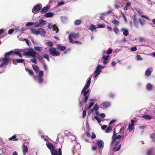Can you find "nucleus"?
<instances>
[{
    "label": "nucleus",
    "mask_w": 155,
    "mask_h": 155,
    "mask_svg": "<svg viewBox=\"0 0 155 155\" xmlns=\"http://www.w3.org/2000/svg\"><path fill=\"white\" fill-rule=\"evenodd\" d=\"M122 136H113L112 137V141L111 143V147L113 146L114 143H115V147L113 148V150L114 152H116L119 151L121 147V144H120L117 148L116 147L118 145L120 141L119 140H117L121 138Z\"/></svg>",
    "instance_id": "obj_1"
},
{
    "label": "nucleus",
    "mask_w": 155,
    "mask_h": 155,
    "mask_svg": "<svg viewBox=\"0 0 155 155\" xmlns=\"http://www.w3.org/2000/svg\"><path fill=\"white\" fill-rule=\"evenodd\" d=\"M91 78H90L87 81L86 84L83 88L81 91V93H83L84 95H87L88 93L90 91L89 90H87V91L86 90L88 88L90 87V84L91 82Z\"/></svg>",
    "instance_id": "obj_2"
},
{
    "label": "nucleus",
    "mask_w": 155,
    "mask_h": 155,
    "mask_svg": "<svg viewBox=\"0 0 155 155\" xmlns=\"http://www.w3.org/2000/svg\"><path fill=\"white\" fill-rule=\"evenodd\" d=\"M49 51L51 55L53 56H59L60 53L57 51L55 48L51 47L49 50Z\"/></svg>",
    "instance_id": "obj_3"
},
{
    "label": "nucleus",
    "mask_w": 155,
    "mask_h": 155,
    "mask_svg": "<svg viewBox=\"0 0 155 155\" xmlns=\"http://www.w3.org/2000/svg\"><path fill=\"white\" fill-rule=\"evenodd\" d=\"M37 54V52L32 49V50L28 52H24L23 54V55L26 56L28 57H31L34 58L35 57V56Z\"/></svg>",
    "instance_id": "obj_4"
},
{
    "label": "nucleus",
    "mask_w": 155,
    "mask_h": 155,
    "mask_svg": "<svg viewBox=\"0 0 155 155\" xmlns=\"http://www.w3.org/2000/svg\"><path fill=\"white\" fill-rule=\"evenodd\" d=\"M79 33H76L72 32L71 33L69 36V39L70 42L71 43L73 42V38H78L79 36Z\"/></svg>",
    "instance_id": "obj_5"
},
{
    "label": "nucleus",
    "mask_w": 155,
    "mask_h": 155,
    "mask_svg": "<svg viewBox=\"0 0 155 155\" xmlns=\"http://www.w3.org/2000/svg\"><path fill=\"white\" fill-rule=\"evenodd\" d=\"M9 61V59L5 56L2 58H0V62H2L3 63L0 65V68L3 67L5 65L7 66L8 64Z\"/></svg>",
    "instance_id": "obj_6"
},
{
    "label": "nucleus",
    "mask_w": 155,
    "mask_h": 155,
    "mask_svg": "<svg viewBox=\"0 0 155 155\" xmlns=\"http://www.w3.org/2000/svg\"><path fill=\"white\" fill-rule=\"evenodd\" d=\"M81 147L80 144L79 143H77L76 145L74 147L73 149V155H74L76 151H78L81 149Z\"/></svg>",
    "instance_id": "obj_7"
},
{
    "label": "nucleus",
    "mask_w": 155,
    "mask_h": 155,
    "mask_svg": "<svg viewBox=\"0 0 155 155\" xmlns=\"http://www.w3.org/2000/svg\"><path fill=\"white\" fill-rule=\"evenodd\" d=\"M51 153L52 155H62L61 150V149H59L58 153L57 150H53L51 151Z\"/></svg>",
    "instance_id": "obj_8"
},
{
    "label": "nucleus",
    "mask_w": 155,
    "mask_h": 155,
    "mask_svg": "<svg viewBox=\"0 0 155 155\" xmlns=\"http://www.w3.org/2000/svg\"><path fill=\"white\" fill-rule=\"evenodd\" d=\"M41 6V4H38L34 6L33 8L32 9V12L34 13V11H39Z\"/></svg>",
    "instance_id": "obj_9"
},
{
    "label": "nucleus",
    "mask_w": 155,
    "mask_h": 155,
    "mask_svg": "<svg viewBox=\"0 0 155 155\" xmlns=\"http://www.w3.org/2000/svg\"><path fill=\"white\" fill-rule=\"evenodd\" d=\"M110 105V103L109 102L106 101L105 102L102 103L100 105V107L101 108H106L108 107Z\"/></svg>",
    "instance_id": "obj_10"
},
{
    "label": "nucleus",
    "mask_w": 155,
    "mask_h": 155,
    "mask_svg": "<svg viewBox=\"0 0 155 155\" xmlns=\"http://www.w3.org/2000/svg\"><path fill=\"white\" fill-rule=\"evenodd\" d=\"M131 123H129L128 127V129L130 131H131L133 130V127L134 126V123L135 121L133 120H131Z\"/></svg>",
    "instance_id": "obj_11"
},
{
    "label": "nucleus",
    "mask_w": 155,
    "mask_h": 155,
    "mask_svg": "<svg viewBox=\"0 0 155 155\" xmlns=\"http://www.w3.org/2000/svg\"><path fill=\"white\" fill-rule=\"evenodd\" d=\"M97 144L98 147H100V148H103L104 147V142L102 140L100 139L98 140L97 142Z\"/></svg>",
    "instance_id": "obj_12"
},
{
    "label": "nucleus",
    "mask_w": 155,
    "mask_h": 155,
    "mask_svg": "<svg viewBox=\"0 0 155 155\" xmlns=\"http://www.w3.org/2000/svg\"><path fill=\"white\" fill-rule=\"evenodd\" d=\"M24 61V60L21 59H16L15 60H12V62L14 64H16L17 63H21Z\"/></svg>",
    "instance_id": "obj_13"
},
{
    "label": "nucleus",
    "mask_w": 155,
    "mask_h": 155,
    "mask_svg": "<svg viewBox=\"0 0 155 155\" xmlns=\"http://www.w3.org/2000/svg\"><path fill=\"white\" fill-rule=\"evenodd\" d=\"M57 48L61 51H64L65 50L66 48L65 46H62L59 44L57 45Z\"/></svg>",
    "instance_id": "obj_14"
},
{
    "label": "nucleus",
    "mask_w": 155,
    "mask_h": 155,
    "mask_svg": "<svg viewBox=\"0 0 155 155\" xmlns=\"http://www.w3.org/2000/svg\"><path fill=\"white\" fill-rule=\"evenodd\" d=\"M49 9V8L48 6L45 7L41 9L40 12L41 14H43L47 12Z\"/></svg>",
    "instance_id": "obj_15"
},
{
    "label": "nucleus",
    "mask_w": 155,
    "mask_h": 155,
    "mask_svg": "<svg viewBox=\"0 0 155 155\" xmlns=\"http://www.w3.org/2000/svg\"><path fill=\"white\" fill-rule=\"evenodd\" d=\"M30 31L32 34L36 35H38L40 34V31H36L32 28L30 29Z\"/></svg>",
    "instance_id": "obj_16"
},
{
    "label": "nucleus",
    "mask_w": 155,
    "mask_h": 155,
    "mask_svg": "<svg viewBox=\"0 0 155 155\" xmlns=\"http://www.w3.org/2000/svg\"><path fill=\"white\" fill-rule=\"evenodd\" d=\"M22 150L24 155H25L28 151V147L27 146L23 144L22 146Z\"/></svg>",
    "instance_id": "obj_17"
},
{
    "label": "nucleus",
    "mask_w": 155,
    "mask_h": 155,
    "mask_svg": "<svg viewBox=\"0 0 155 155\" xmlns=\"http://www.w3.org/2000/svg\"><path fill=\"white\" fill-rule=\"evenodd\" d=\"M54 14L53 12H48L47 13L44 15V16L47 18L53 17Z\"/></svg>",
    "instance_id": "obj_18"
},
{
    "label": "nucleus",
    "mask_w": 155,
    "mask_h": 155,
    "mask_svg": "<svg viewBox=\"0 0 155 155\" xmlns=\"http://www.w3.org/2000/svg\"><path fill=\"white\" fill-rule=\"evenodd\" d=\"M121 31H124L123 34V35L125 36H127L129 34V32L127 29L124 28L122 29L121 30Z\"/></svg>",
    "instance_id": "obj_19"
},
{
    "label": "nucleus",
    "mask_w": 155,
    "mask_h": 155,
    "mask_svg": "<svg viewBox=\"0 0 155 155\" xmlns=\"http://www.w3.org/2000/svg\"><path fill=\"white\" fill-rule=\"evenodd\" d=\"M11 55H14V52L13 51H10L9 52L6 53L4 55V56L7 58Z\"/></svg>",
    "instance_id": "obj_20"
},
{
    "label": "nucleus",
    "mask_w": 155,
    "mask_h": 155,
    "mask_svg": "<svg viewBox=\"0 0 155 155\" xmlns=\"http://www.w3.org/2000/svg\"><path fill=\"white\" fill-rule=\"evenodd\" d=\"M82 22V21L81 20H76L74 22V25H79Z\"/></svg>",
    "instance_id": "obj_21"
},
{
    "label": "nucleus",
    "mask_w": 155,
    "mask_h": 155,
    "mask_svg": "<svg viewBox=\"0 0 155 155\" xmlns=\"http://www.w3.org/2000/svg\"><path fill=\"white\" fill-rule=\"evenodd\" d=\"M25 70L27 71L28 72V74H29L30 75L32 76H34V74L33 71L32 70H30L28 68H26Z\"/></svg>",
    "instance_id": "obj_22"
},
{
    "label": "nucleus",
    "mask_w": 155,
    "mask_h": 155,
    "mask_svg": "<svg viewBox=\"0 0 155 155\" xmlns=\"http://www.w3.org/2000/svg\"><path fill=\"white\" fill-rule=\"evenodd\" d=\"M112 22L116 26L120 24V22L119 21L115 19L112 20Z\"/></svg>",
    "instance_id": "obj_23"
},
{
    "label": "nucleus",
    "mask_w": 155,
    "mask_h": 155,
    "mask_svg": "<svg viewBox=\"0 0 155 155\" xmlns=\"http://www.w3.org/2000/svg\"><path fill=\"white\" fill-rule=\"evenodd\" d=\"M142 117L147 120H150L152 118V117H150V115H147V114L143 115L142 116Z\"/></svg>",
    "instance_id": "obj_24"
},
{
    "label": "nucleus",
    "mask_w": 155,
    "mask_h": 155,
    "mask_svg": "<svg viewBox=\"0 0 155 155\" xmlns=\"http://www.w3.org/2000/svg\"><path fill=\"white\" fill-rule=\"evenodd\" d=\"M58 141V142L59 141V142H60L61 143H62L64 141V138L62 136H60L59 137H58L57 138V141Z\"/></svg>",
    "instance_id": "obj_25"
},
{
    "label": "nucleus",
    "mask_w": 155,
    "mask_h": 155,
    "mask_svg": "<svg viewBox=\"0 0 155 155\" xmlns=\"http://www.w3.org/2000/svg\"><path fill=\"white\" fill-rule=\"evenodd\" d=\"M46 145H47V147L50 150H53V149L54 147H53V145L51 143H47Z\"/></svg>",
    "instance_id": "obj_26"
},
{
    "label": "nucleus",
    "mask_w": 155,
    "mask_h": 155,
    "mask_svg": "<svg viewBox=\"0 0 155 155\" xmlns=\"http://www.w3.org/2000/svg\"><path fill=\"white\" fill-rule=\"evenodd\" d=\"M32 66L33 69L36 72H38L39 71V68L36 65H32Z\"/></svg>",
    "instance_id": "obj_27"
},
{
    "label": "nucleus",
    "mask_w": 155,
    "mask_h": 155,
    "mask_svg": "<svg viewBox=\"0 0 155 155\" xmlns=\"http://www.w3.org/2000/svg\"><path fill=\"white\" fill-rule=\"evenodd\" d=\"M53 27V30L56 31V33H57L59 31L58 28L56 26V25H52Z\"/></svg>",
    "instance_id": "obj_28"
},
{
    "label": "nucleus",
    "mask_w": 155,
    "mask_h": 155,
    "mask_svg": "<svg viewBox=\"0 0 155 155\" xmlns=\"http://www.w3.org/2000/svg\"><path fill=\"white\" fill-rule=\"evenodd\" d=\"M113 30L116 35L119 34L120 31L118 28L117 27H114L113 28Z\"/></svg>",
    "instance_id": "obj_29"
},
{
    "label": "nucleus",
    "mask_w": 155,
    "mask_h": 155,
    "mask_svg": "<svg viewBox=\"0 0 155 155\" xmlns=\"http://www.w3.org/2000/svg\"><path fill=\"white\" fill-rule=\"evenodd\" d=\"M146 88L148 90H151L152 89L153 87L151 84H148L146 86Z\"/></svg>",
    "instance_id": "obj_30"
},
{
    "label": "nucleus",
    "mask_w": 155,
    "mask_h": 155,
    "mask_svg": "<svg viewBox=\"0 0 155 155\" xmlns=\"http://www.w3.org/2000/svg\"><path fill=\"white\" fill-rule=\"evenodd\" d=\"M39 23L40 26L45 25L46 24V21L42 19H40Z\"/></svg>",
    "instance_id": "obj_31"
},
{
    "label": "nucleus",
    "mask_w": 155,
    "mask_h": 155,
    "mask_svg": "<svg viewBox=\"0 0 155 155\" xmlns=\"http://www.w3.org/2000/svg\"><path fill=\"white\" fill-rule=\"evenodd\" d=\"M112 127L110 126H109L107 127L105 130V132L106 133H108L110 132L112 130Z\"/></svg>",
    "instance_id": "obj_32"
},
{
    "label": "nucleus",
    "mask_w": 155,
    "mask_h": 155,
    "mask_svg": "<svg viewBox=\"0 0 155 155\" xmlns=\"http://www.w3.org/2000/svg\"><path fill=\"white\" fill-rule=\"evenodd\" d=\"M151 73V71L149 69L147 70L145 72V75L147 76H149L150 75Z\"/></svg>",
    "instance_id": "obj_33"
},
{
    "label": "nucleus",
    "mask_w": 155,
    "mask_h": 155,
    "mask_svg": "<svg viewBox=\"0 0 155 155\" xmlns=\"http://www.w3.org/2000/svg\"><path fill=\"white\" fill-rule=\"evenodd\" d=\"M97 28L96 26H94L93 25H91L89 28V29L91 30L92 31H94Z\"/></svg>",
    "instance_id": "obj_34"
},
{
    "label": "nucleus",
    "mask_w": 155,
    "mask_h": 155,
    "mask_svg": "<svg viewBox=\"0 0 155 155\" xmlns=\"http://www.w3.org/2000/svg\"><path fill=\"white\" fill-rule=\"evenodd\" d=\"M15 54L17 55L21 58L22 57V54L18 51H15L14 52V55Z\"/></svg>",
    "instance_id": "obj_35"
},
{
    "label": "nucleus",
    "mask_w": 155,
    "mask_h": 155,
    "mask_svg": "<svg viewBox=\"0 0 155 155\" xmlns=\"http://www.w3.org/2000/svg\"><path fill=\"white\" fill-rule=\"evenodd\" d=\"M64 133L65 136H71L72 135L71 133L68 130H65Z\"/></svg>",
    "instance_id": "obj_36"
},
{
    "label": "nucleus",
    "mask_w": 155,
    "mask_h": 155,
    "mask_svg": "<svg viewBox=\"0 0 155 155\" xmlns=\"http://www.w3.org/2000/svg\"><path fill=\"white\" fill-rule=\"evenodd\" d=\"M43 78L42 77H38V82L40 84L43 82Z\"/></svg>",
    "instance_id": "obj_37"
},
{
    "label": "nucleus",
    "mask_w": 155,
    "mask_h": 155,
    "mask_svg": "<svg viewBox=\"0 0 155 155\" xmlns=\"http://www.w3.org/2000/svg\"><path fill=\"white\" fill-rule=\"evenodd\" d=\"M16 136H12V137L9 138V140H12L13 141H16L18 140V139L16 138Z\"/></svg>",
    "instance_id": "obj_38"
},
{
    "label": "nucleus",
    "mask_w": 155,
    "mask_h": 155,
    "mask_svg": "<svg viewBox=\"0 0 155 155\" xmlns=\"http://www.w3.org/2000/svg\"><path fill=\"white\" fill-rule=\"evenodd\" d=\"M138 20L141 25H143L145 24L144 21L142 19L139 18Z\"/></svg>",
    "instance_id": "obj_39"
},
{
    "label": "nucleus",
    "mask_w": 155,
    "mask_h": 155,
    "mask_svg": "<svg viewBox=\"0 0 155 155\" xmlns=\"http://www.w3.org/2000/svg\"><path fill=\"white\" fill-rule=\"evenodd\" d=\"M134 25L137 28L138 27L139 23L137 20L133 21Z\"/></svg>",
    "instance_id": "obj_40"
},
{
    "label": "nucleus",
    "mask_w": 155,
    "mask_h": 155,
    "mask_svg": "<svg viewBox=\"0 0 155 155\" xmlns=\"http://www.w3.org/2000/svg\"><path fill=\"white\" fill-rule=\"evenodd\" d=\"M136 58L137 61H142L143 60V58L139 55H137L136 56Z\"/></svg>",
    "instance_id": "obj_41"
},
{
    "label": "nucleus",
    "mask_w": 155,
    "mask_h": 155,
    "mask_svg": "<svg viewBox=\"0 0 155 155\" xmlns=\"http://www.w3.org/2000/svg\"><path fill=\"white\" fill-rule=\"evenodd\" d=\"M24 40L25 41L26 43L28 46H29L31 45V43L29 41L28 39L26 38H25L24 39Z\"/></svg>",
    "instance_id": "obj_42"
},
{
    "label": "nucleus",
    "mask_w": 155,
    "mask_h": 155,
    "mask_svg": "<svg viewBox=\"0 0 155 155\" xmlns=\"http://www.w3.org/2000/svg\"><path fill=\"white\" fill-rule=\"evenodd\" d=\"M43 57L46 59L48 61H49V58L47 54H44L43 56Z\"/></svg>",
    "instance_id": "obj_43"
},
{
    "label": "nucleus",
    "mask_w": 155,
    "mask_h": 155,
    "mask_svg": "<svg viewBox=\"0 0 155 155\" xmlns=\"http://www.w3.org/2000/svg\"><path fill=\"white\" fill-rule=\"evenodd\" d=\"M126 127V126L125 127H121L120 130V132L121 133V134L122 133H123L124 132V131Z\"/></svg>",
    "instance_id": "obj_44"
},
{
    "label": "nucleus",
    "mask_w": 155,
    "mask_h": 155,
    "mask_svg": "<svg viewBox=\"0 0 155 155\" xmlns=\"http://www.w3.org/2000/svg\"><path fill=\"white\" fill-rule=\"evenodd\" d=\"M44 75L43 71H39L38 77H43Z\"/></svg>",
    "instance_id": "obj_45"
},
{
    "label": "nucleus",
    "mask_w": 155,
    "mask_h": 155,
    "mask_svg": "<svg viewBox=\"0 0 155 155\" xmlns=\"http://www.w3.org/2000/svg\"><path fill=\"white\" fill-rule=\"evenodd\" d=\"M112 49L111 48L108 49V50L107 51L106 53L107 54H111L112 53Z\"/></svg>",
    "instance_id": "obj_46"
},
{
    "label": "nucleus",
    "mask_w": 155,
    "mask_h": 155,
    "mask_svg": "<svg viewBox=\"0 0 155 155\" xmlns=\"http://www.w3.org/2000/svg\"><path fill=\"white\" fill-rule=\"evenodd\" d=\"M84 96H85L84 102L85 103H86L88 98L89 95H85Z\"/></svg>",
    "instance_id": "obj_47"
},
{
    "label": "nucleus",
    "mask_w": 155,
    "mask_h": 155,
    "mask_svg": "<svg viewBox=\"0 0 155 155\" xmlns=\"http://www.w3.org/2000/svg\"><path fill=\"white\" fill-rule=\"evenodd\" d=\"M105 27V25L104 24H101L98 25L97 28H104Z\"/></svg>",
    "instance_id": "obj_48"
},
{
    "label": "nucleus",
    "mask_w": 155,
    "mask_h": 155,
    "mask_svg": "<svg viewBox=\"0 0 155 155\" xmlns=\"http://www.w3.org/2000/svg\"><path fill=\"white\" fill-rule=\"evenodd\" d=\"M93 108V109H94L95 111H97L99 109L98 106L97 104H96Z\"/></svg>",
    "instance_id": "obj_49"
},
{
    "label": "nucleus",
    "mask_w": 155,
    "mask_h": 155,
    "mask_svg": "<svg viewBox=\"0 0 155 155\" xmlns=\"http://www.w3.org/2000/svg\"><path fill=\"white\" fill-rule=\"evenodd\" d=\"M41 47L38 46H35L34 47L35 50L37 51H41Z\"/></svg>",
    "instance_id": "obj_50"
},
{
    "label": "nucleus",
    "mask_w": 155,
    "mask_h": 155,
    "mask_svg": "<svg viewBox=\"0 0 155 155\" xmlns=\"http://www.w3.org/2000/svg\"><path fill=\"white\" fill-rule=\"evenodd\" d=\"M47 45L49 47H51L53 46V44L52 42L50 41L47 42Z\"/></svg>",
    "instance_id": "obj_51"
},
{
    "label": "nucleus",
    "mask_w": 155,
    "mask_h": 155,
    "mask_svg": "<svg viewBox=\"0 0 155 155\" xmlns=\"http://www.w3.org/2000/svg\"><path fill=\"white\" fill-rule=\"evenodd\" d=\"M34 24L33 22H28L26 24V25L28 27L33 25Z\"/></svg>",
    "instance_id": "obj_52"
},
{
    "label": "nucleus",
    "mask_w": 155,
    "mask_h": 155,
    "mask_svg": "<svg viewBox=\"0 0 155 155\" xmlns=\"http://www.w3.org/2000/svg\"><path fill=\"white\" fill-rule=\"evenodd\" d=\"M45 137H43L44 136H41V138L45 140L47 142L48 141V140L49 139H48V136H45Z\"/></svg>",
    "instance_id": "obj_53"
},
{
    "label": "nucleus",
    "mask_w": 155,
    "mask_h": 155,
    "mask_svg": "<svg viewBox=\"0 0 155 155\" xmlns=\"http://www.w3.org/2000/svg\"><path fill=\"white\" fill-rule=\"evenodd\" d=\"M101 71L100 69L98 68L97 67L96 68V70L94 71V73H100Z\"/></svg>",
    "instance_id": "obj_54"
},
{
    "label": "nucleus",
    "mask_w": 155,
    "mask_h": 155,
    "mask_svg": "<svg viewBox=\"0 0 155 155\" xmlns=\"http://www.w3.org/2000/svg\"><path fill=\"white\" fill-rule=\"evenodd\" d=\"M94 102H91L90 103L87 109H89L91 107H92V106H93L94 105Z\"/></svg>",
    "instance_id": "obj_55"
},
{
    "label": "nucleus",
    "mask_w": 155,
    "mask_h": 155,
    "mask_svg": "<svg viewBox=\"0 0 155 155\" xmlns=\"http://www.w3.org/2000/svg\"><path fill=\"white\" fill-rule=\"evenodd\" d=\"M94 117L95 119H96L98 123H100L101 122V120L99 119V117H97V116H95Z\"/></svg>",
    "instance_id": "obj_56"
},
{
    "label": "nucleus",
    "mask_w": 155,
    "mask_h": 155,
    "mask_svg": "<svg viewBox=\"0 0 155 155\" xmlns=\"http://www.w3.org/2000/svg\"><path fill=\"white\" fill-rule=\"evenodd\" d=\"M110 57V56H107L106 57L103 56L102 58L104 61H107L108 60V58Z\"/></svg>",
    "instance_id": "obj_57"
},
{
    "label": "nucleus",
    "mask_w": 155,
    "mask_h": 155,
    "mask_svg": "<svg viewBox=\"0 0 155 155\" xmlns=\"http://www.w3.org/2000/svg\"><path fill=\"white\" fill-rule=\"evenodd\" d=\"M14 31V29H10L8 30V33L9 34H12L13 33Z\"/></svg>",
    "instance_id": "obj_58"
},
{
    "label": "nucleus",
    "mask_w": 155,
    "mask_h": 155,
    "mask_svg": "<svg viewBox=\"0 0 155 155\" xmlns=\"http://www.w3.org/2000/svg\"><path fill=\"white\" fill-rule=\"evenodd\" d=\"M86 115V111L85 110H83V117L84 118Z\"/></svg>",
    "instance_id": "obj_59"
},
{
    "label": "nucleus",
    "mask_w": 155,
    "mask_h": 155,
    "mask_svg": "<svg viewBox=\"0 0 155 155\" xmlns=\"http://www.w3.org/2000/svg\"><path fill=\"white\" fill-rule=\"evenodd\" d=\"M131 51H137V48L136 47H134L131 48L130 49Z\"/></svg>",
    "instance_id": "obj_60"
},
{
    "label": "nucleus",
    "mask_w": 155,
    "mask_h": 155,
    "mask_svg": "<svg viewBox=\"0 0 155 155\" xmlns=\"http://www.w3.org/2000/svg\"><path fill=\"white\" fill-rule=\"evenodd\" d=\"M35 26L36 27H39L40 26V23L39 22H36L34 23Z\"/></svg>",
    "instance_id": "obj_61"
},
{
    "label": "nucleus",
    "mask_w": 155,
    "mask_h": 155,
    "mask_svg": "<svg viewBox=\"0 0 155 155\" xmlns=\"http://www.w3.org/2000/svg\"><path fill=\"white\" fill-rule=\"evenodd\" d=\"M30 61L31 62H32L33 63H34L35 64H37V61H36V59H35V57L34 58V59L33 60H30Z\"/></svg>",
    "instance_id": "obj_62"
},
{
    "label": "nucleus",
    "mask_w": 155,
    "mask_h": 155,
    "mask_svg": "<svg viewBox=\"0 0 155 155\" xmlns=\"http://www.w3.org/2000/svg\"><path fill=\"white\" fill-rule=\"evenodd\" d=\"M64 2L63 1H61L58 2V5L59 6H61L64 5Z\"/></svg>",
    "instance_id": "obj_63"
},
{
    "label": "nucleus",
    "mask_w": 155,
    "mask_h": 155,
    "mask_svg": "<svg viewBox=\"0 0 155 155\" xmlns=\"http://www.w3.org/2000/svg\"><path fill=\"white\" fill-rule=\"evenodd\" d=\"M152 152V150H149L147 153V155H151Z\"/></svg>",
    "instance_id": "obj_64"
}]
</instances>
